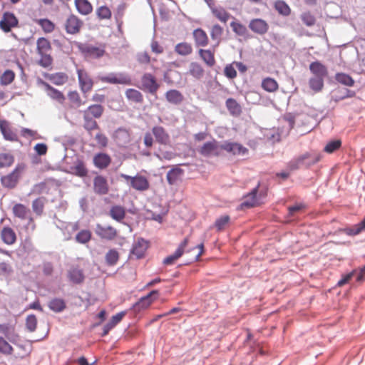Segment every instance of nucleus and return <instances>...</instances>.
<instances>
[{
    "mask_svg": "<svg viewBox=\"0 0 365 365\" xmlns=\"http://www.w3.org/2000/svg\"><path fill=\"white\" fill-rule=\"evenodd\" d=\"M52 46L48 39L41 37L36 41V53L39 56L37 64L43 68H47L53 64L51 56Z\"/></svg>",
    "mask_w": 365,
    "mask_h": 365,
    "instance_id": "1",
    "label": "nucleus"
},
{
    "mask_svg": "<svg viewBox=\"0 0 365 365\" xmlns=\"http://www.w3.org/2000/svg\"><path fill=\"white\" fill-rule=\"evenodd\" d=\"M79 51L86 58H98L106 53L104 45H93L91 43H78Z\"/></svg>",
    "mask_w": 365,
    "mask_h": 365,
    "instance_id": "2",
    "label": "nucleus"
},
{
    "mask_svg": "<svg viewBox=\"0 0 365 365\" xmlns=\"http://www.w3.org/2000/svg\"><path fill=\"white\" fill-rule=\"evenodd\" d=\"M102 83L110 84L131 85L132 79L126 73H110L104 76H98Z\"/></svg>",
    "mask_w": 365,
    "mask_h": 365,
    "instance_id": "3",
    "label": "nucleus"
},
{
    "mask_svg": "<svg viewBox=\"0 0 365 365\" xmlns=\"http://www.w3.org/2000/svg\"><path fill=\"white\" fill-rule=\"evenodd\" d=\"M222 144H220L216 140L205 142L198 149L199 153L204 157H218L221 155Z\"/></svg>",
    "mask_w": 365,
    "mask_h": 365,
    "instance_id": "4",
    "label": "nucleus"
},
{
    "mask_svg": "<svg viewBox=\"0 0 365 365\" xmlns=\"http://www.w3.org/2000/svg\"><path fill=\"white\" fill-rule=\"evenodd\" d=\"M24 169V164H18L11 173L1 178V182L2 185L7 188H14L16 185Z\"/></svg>",
    "mask_w": 365,
    "mask_h": 365,
    "instance_id": "5",
    "label": "nucleus"
},
{
    "mask_svg": "<svg viewBox=\"0 0 365 365\" xmlns=\"http://www.w3.org/2000/svg\"><path fill=\"white\" fill-rule=\"evenodd\" d=\"M66 277L71 284H83L86 279L83 267L81 264L71 265L67 269Z\"/></svg>",
    "mask_w": 365,
    "mask_h": 365,
    "instance_id": "6",
    "label": "nucleus"
},
{
    "mask_svg": "<svg viewBox=\"0 0 365 365\" xmlns=\"http://www.w3.org/2000/svg\"><path fill=\"white\" fill-rule=\"evenodd\" d=\"M77 75L80 90L86 96L92 91L94 81L84 69H77Z\"/></svg>",
    "mask_w": 365,
    "mask_h": 365,
    "instance_id": "7",
    "label": "nucleus"
},
{
    "mask_svg": "<svg viewBox=\"0 0 365 365\" xmlns=\"http://www.w3.org/2000/svg\"><path fill=\"white\" fill-rule=\"evenodd\" d=\"M83 26V21L74 14H71L64 24L67 34L75 35L80 33Z\"/></svg>",
    "mask_w": 365,
    "mask_h": 365,
    "instance_id": "8",
    "label": "nucleus"
},
{
    "mask_svg": "<svg viewBox=\"0 0 365 365\" xmlns=\"http://www.w3.org/2000/svg\"><path fill=\"white\" fill-rule=\"evenodd\" d=\"M158 297V291L153 290L148 294L141 297L133 307L136 312L148 309Z\"/></svg>",
    "mask_w": 365,
    "mask_h": 365,
    "instance_id": "9",
    "label": "nucleus"
},
{
    "mask_svg": "<svg viewBox=\"0 0 365 365\" xmlns=\"http://www.w3.org/2000/svg\"><path fill=\"white\" fill-rule=\"evenodd\" d=\"M259 185L245 197L244 201L240 204V209L256 207L262 203V195L257 196Z\"/></svg>",
    "mask_w": 365,
    "mask_h": 365,
    "instance_id": "10",
    "label": "nucleus"
},
{
    "mask_svg": "<svg viewBox=\"0 0 365 365\" xmlns=\"http://www.w3.org/2000/svg\"><path fill=\"white\" fill-rule=\"evenodd\" d=\"M222 150L233 155H244L248 153V149L242 144L230 141H225L222 143Z\"/></svg>",
    "mask_w": 365,
    "mask_h": 365,
    "instance_id": "11",
    "label": "nucleus"
},
{
    "mask_svg": "<svg viewBox=\"0 0 365 365\" xmlns=\"http://www.w3.org/2000/svg\"><path fill=\"white\" fill-rule=\"evenodd\" d=\"M188 242L189 238L187 237L179 245L178 247L173 255H170L164 259L163 264L165 265H172L175 264V262L182 256Z\"/></svg>",
    "mask_w": 365,
    "mask_h": 365,
    "instance_id": "12",
    "label": "nucleus"
},
{
    "mask_svg": "<svg viewBox=\"0 0 365 365\" xmlns=\"http://www.w3.org/2000/svg\"><path fill=\"white\" fill-rule=\"evenodd\" d=\"M96 232L98 236H99L102 239H105L107 240H113L118 235L117 230L110 226H103L101 225L98 224L96 225Z\"/></svg>",
    "mask_w": 365,
    "mask_h": 365,
    "instance_id": "13",
    "label": "nucleus"
},
{
    "mask_svg": "<svg viewBox=\"0 0 365 365\" xmlns=\"http://www.w3.org/2000/svg\"><path fill=\"white\" fill-rule=\"evenodd\" d=\"M18 19L14 14L6 12L4 14L1 20L0 21V28L4 32L11 31V29L17 26Z\"/></svg>",
    "mask_w": 365,
    "mask_h": 365,
    "instance_id": "14",
    "label": "nucleus"
},
{
    "mask_svg": "<svg viewBox=\"0 0 365 365\" xmlns=\"http://www.w3.org/2000/svg\"><path fill=\"white\" fill-rule=\"evenodd\" d=\"M142 85L143 88L151 94H155L159 88V84L157 83L155 76L151 73H145L143 76Z\"/></svg>",
    "mask_w": 365,
    "mask_h": 365,
    "instance_id": "15",
    "label": "nucleus"
},
{
    "mask_svg": "<svg viewBox=\"0 0 365 365\" xmlns=\"http://www.w3.org/2000/svg\"><path fill=\"white\" fill-rule=\"evenodd\" d=\"M249 28L255 34L264 35L268 31L269 25L262 19H254L250 21Z\"/></svg>",
    "mask_w": 365,
    "mask_h": 365,
    "instance_id": "16",
    "label": "nucleus"
},
{
    "mask_svg": "<svg viewBox=\"0 0 365 365\" xmlns=\"http://www.w3.org/2000/svg\"><path fill=\"white\" fill-rule=\"evenodd\" d=\"M216 48L217 47H215V46H213L212 50L200 48L198 51V55L200 58L205 63V65L210 68L213 67L216 63L215 57Z\"/></svg>",
    "mask_w": 365,
    "mask_h": 365,
    "instance_id": "17",
    "label": "nucleus"
},
{
    "mask_svg": "<svg viewBox=\"0 0 365 365\" xmlns=\"http://www.w3.org/2000/svg\"><path fill=\"white\" fill-rule=\"evenodd\" d=\"M93 190L96 194L106 195L109 191L107 179L102 175H97L93 179Z\"/></svg>",
    "mask_w": 365,
    "mask_h": 365,
    "instance_id": "18",
    "label": "nucleus"
},
{
    "mask_svg": "<svg viewBox=\"0 0 365 365\" xmlns=\"http://www.w3.org/2000/svg\"><path fill=\"white\" fill-rule=\"evenodd\" d=\"M93 163L97 168L106 169L111 163V158L106 153H98L93 156Z\"/></svg>",
    "mask_w": 365,
    "mask_h": 365,
    "instance_id": "19",
    "label": "nucleus"
},
{
    "mask_svg": "<svg viewBox=\"0 0 365 365\" xmlns=\"http://www.w3.org/2000/svg\"><path fill=\"white\" fill-rule=\"evenodd\" d=\"M152 133L158 143L163 145H168L170 142V135L165 129L160 125L154 126Z\"/></svg>",
    "mask_w": 365,
    "mask_h": 365,
    "instance_id": "20",
    "label": "nucleus"
},
{
    "mask_svg": "<svg viewBox=\"0 0 365 365\" xmlns=\"http://www.w3.org/2000/svg\"><path fill=\"white\" fill-rule=\"evenodd\" d=\"M41 85L45 88L47 95L52 98L53 100L58 102L59 103L62 104L65 101V96L62 92L54 88L51 85H49L48 83L41 81Z\"/></svg>",
    "mask_w": 365,
    "mask_h": 365,
    "instance_id": "21",
    "label": "nucleus"
},
{
    "mask_svg": "<svg viewBox=\"0 0 365 365\" xmlns=\"http://www.w3.org/2000/svg\"><path fill=\"white\" fill-rule=\"evenodd\" d=\"M193 38L197 46L205 47L209 43V38L206 32L202 29H196L192 33Z\"/></svg>",
    "mask_w": 365,
    "mask_h": 365,
    "instance_id": "22",
    "label": "nucleus"
},
{
    "mask_svg": "<svg viewBox=\"0 0 365 365\" xmlns=\"http://www.w3.org/2000/svg\"><path fill=\"white\" fill-rule=\"evenodd\" d=\"M131 187L138 191L147 190L150 187L148 179L143 175H135L133 177Z\"/></svg>",
    "mask_w": 365,
    "mask_h": 365,
    "instance_id": "23",
    "label": "nucleus"
},
{
    "mask_svg": "<svg viewBox=\"0 0 365 365\" xmlns=\"http://www.w3.org/2000/svg\"><path fill=\"white\" fill-rule=\"evenodd\" d=\"M44 76L56 86H62L68 81V75L63 72L46 73Z\"/></svg>",
    "mask_w": 365,
    "mask_h": 365,
    "instance_id": "24",
    "label": "nucleus"
},
{
    "mask_svg": "<svg viewBox=\"0 0 365 365\" xmlns=\"http://www.w3.org/2000/svg\"><path fill=\"white\" fill-rule=\"evenodd\" d=\"M0 130L5 139L9 140H16L17 136L12 130L10 123L5 120H0Z\"/></svg>",
    "mask_w": 365,
    "mask_h": 365,
    "instance_id": "25",
    "label": "nucleus"
},
{
    "mask_svg": "<svg viewBox=\"0 0 365 365\" xmlns=\"http://www.w3.org/2000/svg\"><path fill=\"white\" fill-rule=\"evenodd\" d=\"M148 247V242L142 238H140L134 243L132 249V254L135 255L138 258H141L144 256V254Z\"/></svg>",
    "mask_w": 365,
    "mask_h": 365,
    "instance_id": "26",
    "label": "nucleus"
},
{
    "mask_svg": "<svg viewBox=\"0 0 365 365\" xmlns=\"http://www.w3.org/2000/svg\"><path fill=\"white\" fill-rule=\"evenodd\" d=\"M113 138L119 145H124L130 141V133L128 130L125 128L117 129L114 134Z\"/></svg>",
    "mask_w": 365,
    "mask_h": 365,
    "instance_id": "27",
    "label": "nucleus"
},
{
    "mask_svg": "<svg viewBox=\"0 0 365 365\" xmlns=\"http://www.w3.org/2000/svg\"><path fill=\"white\" fill-rule=\"evenodd\" d=\"M187 73L192 76L194 78L200 80L203 77L205 74V70L200 63L192 61L189 64Z\"/></svg>",
    "mask_w": 365,
    "mask_h": 365,
    "instance_id": "28",
    "label": "nucleus"
},
{
    "mask_svg": "<svg viewBox=\"0 0 365 365\" xmlns=\"http://www.w3.org/2000/svg\"><path fill=\"white\" fill-rule=\"evenodd\" d=\"M1 237L2 241L8 245H11L16 241V235L9 227H5L1 230Z\"/></svg>",
    "mask_w": 365,
    "mask_h": 365,
    "instance_id": "29",
    "label": "nucleus"
},
{
    "mask_svg": "<svg viewBox=\"0 0 365 365\" xmlns=\"http://www.w3.org/2000/svg\"><path fill=\"white\" fill-rule=\"evenodd\" d=\"M309 70L314 76V77L325 78L328 74L326 66L319 61L312 62L309 65Z\"/></svg>",
    "mask_w": 365,
    "mask_h": 365,
    "instance_id": "30",
    "label": "nucleus"
},
{
    "mask_svg": "<svg viewBox=\"0 0 365 365\" xmlns=\"http://www.w3.org/2000/svg\"><path fill=\"white\" fill-rule=\"evenodd\" d=\"M165 98L168 102L174 105H179L184 101L182 93L175 89H171L165 93Z\"/></svg>",
    "mask_w": 365,
    "mask_h": 365,
    "instance_id": "31",
    "label": "nucleus"
},
{
    "mask_svg": "<svg viewBox=\"0 0 365 365\" xmlns=\"http://www.w3.org/2000/svg\"><path fill=\"white\" fill-rule=\"evenodd\" d=\"M125 314L126 312L123 311L113 316L110 320L104 326L102 335H107L110 330L115 327L123 319Z\"/></svg>",
    "mask_w": 365,
    "mask_h": 365,
    "instance_id": "32",
    "label": "nucleus"
},
{
    "mask_svg": "<svg viewBox=\"0 0 365 365\" xmlns=\"http://www.w3.org/2000/svg\"><path fill=\"white\" fill-rule=\"evenodd\" d=\"M225 106L231 115L237 117L241 115L242 107L235 99L232 98H227Z\"/></svg>",
    "mask_w": 365,
    "mask_h": 365,
    "instance_id": "33",
    "label": "nucleus"
},
{
    "mask_svg": "<svg viewBox=\"0 0 365 365\" xmlns=\"http://www.w3.org/2000/svg\"><path fill=\"white\" fill-rule=\"evenodd\" d=\"M125 209L120 205H113L109 211L110 217L114 220L121 222L125 217Z\"/></svg>",
    "mask_w": 365,
    "mask_h": 365,
    "instance_id": "34",
    "label": "nucleus"
},
{
    "mask_svg": "<svg viewBox=\"0 0 365 365\" xmlns=\"http://www.w3.org/2000/svg\"><path fill=\"white\" fill-rule=\"evenodd\" d=\"M74 4L78 13L88 15L93 11V6L88 0H75Z\"/></svg>",
    "mask_w": 365,
    "mask_h": 365,
    "instance_id": "35",
    "label": "nucleus"
},
{
    "mask_svg": "<svg viewBox=\"0 0 365 365\" xmlns=\"http://www.w3.org/2000/svg\"><path fill=\"white\" fill-rule=\"evenodd\" d=\"M182 174L183 170L181 168H175L171 169L166 175L168 183L171 185H175L178 181L181 180Z\"/></svg>",
    "mask_w": 365,
    "mask_h": 365,
    "instance_id": "36",
    "label": "nucleus"
},
{
    "mask_svg": "<svg viewBox=\"0 0 365 365\" xmlns=\"http://www.w3.org/2000/svg\"><path fill=\"white\" fill-rule=\"evenodd\" d=\"M71 170L72 174L81 178L86 177L88 173L84 162L81 160H78L75 165L71 167Z\"/></svg>",
    "mask_w": 365,
    "mask_h": 365,
    "instance_id": "37",
    "label": "nucleus"
},
{
    "mask_svg": "<svg viewBox=\"0 0 365 365\" xmlns=\"http://www.w3.org/2000/svg\"><path fill=\"white\" fill-rule=\"evenodd\" d=\"M0 333L4 334L12 343H14L19 338V336L14 333V328L6 324H0Z\"/></svg>",
    "mask_w": 365,
    "mask_h": 365,
    "instance_id": "38",
    "label": "nucleus"
},
{
    "mask_svg": "<svg viewBox=\"0 0 365 365\" xmlns=\"http://www.w3.org/2000/svg\"><path fill=\"white\" fill-rule=\"evenodd\" d=\"M83 128L88 132L91 135V131L93 130L99 129V126L96 120L93 117L83 112Z\"/></svg>",
    "mask_w": 365,
    "mask_h": 365,
    "instance_id": "39",
    "label": "nucleus"
},
{
    "mask_svg": "<svg viewBox=\"0 0 365 365\" xmlns=\"http://www.w3.org/2000/svg\"><path fill=\"white\" fill-rule=\"evenodd\" d=\"M175 52L180 56H187L192 53V46L190 43L181 42L175 45Z\"/></svg>",
    "mask_w": 365,
    "mask_h": 365,
    "instance_id": "40",
    "label": "nucleus"
},
{
    "mask_svg": "<svg viewBox=\"0 0 365 365\" xmlns=\"http://www.w3.org/2000/svg\"><path fill=\"white\" fill-rule=\"evenodd\" d=\"M12 211L15 217L22 220L26 219L30 213L29 209L21 203L16 204L13 207Z\"/></svg>",
    "mask_w": 365,
    "mask_h": 365,
    "instance_id": "41",
    "label": "nucleus"
},
{
    "mask_svg": "<svg viewBox=\"0 0 365 365\" xmlns=\"http://www.w3.org/2000/svg\"><path fill=\"white\" fill-rule=\"evenodd\" d=\"M125 94L128 100L133 103H142L143 102V96L138 90L128 88L125 91Z\"/></svg>",
    "mask_w": 365,
    "mask_h": 365,
    "instance_id": "42",
    "label": "nucleus"
},
{
    "mask_svg": "<svg viewBox=\"0 0 365 365\" xmlns=\"http://www.w3.org/2000/svg\"><path fill=\"white\" fill-rule=\"evenodd\" d=\"M212 14L222 23H227L230 18V14L222 7H213Z\"/></svg>",
    "mask_w": 365,
    "mask_h": 365,
    "instance_id": "43",
    "label": "nucleus"
},
{
    "mask_svg": "<svg viewBox=\"0 0 365 365\" xmlns=\"http://www.w3.org/2000/svg\"><path fill=\"white\" fill-rule=\"evenodd\" d=\"M104 111L103 107L100 104H93L88 106L83 112L94 118H99L101 117Z\"/></svg>",
    "mask_w": 365,
    "mask_h": 365,
    "instance_id": "44",
    "label": "nucleus"
},
{
    "mask_svg": "<svg viewBox=\"0 0 365 365\" xmlns=\"http://www.w3.org/2000/svg\"><path fill=\"white\" fill-rule=\"evenodd\" d=\"M46 202V198L45 197H39L33 201L32 209L36 215H42Z\"/></svg>",
    "mask_w": 365,
    "mask_h": 365,
    "instance_id": "45",
    "label": "nucleus"
},
{
    "mask_svg": "<svg viewBox=\"0 0 365 365\" xmlns=\"http://www.w3.org/2000/svg\"><path fill=\"white\" fill-rule=\"evenodd\" d=\"M262 88L267 92L272 93L278 90V83L274 78L267 77L262 80Z\"/></svg>",
    "mask_w": 365,
    "mask_h": 365,
    "instance_id": "46",
    "label": "nucleus"
},
{
    "mask_svg": "<svg viewBox=\"0 0 365 365\" xmlns=\"http://www.w3.org/2000/svg\"><path fill=\"white\" fill-rule=\"evenodd\" d=\"M223 34V29L219 24H215L210 29V36L213 41H216L215 47H217L221 41V37Z\"/></svg>",
    "mask_w": 365,
    "mask_h": 365,
    "instance_id": "47",
    "label": "nucleus"
},
{
    "mask_svg": "<svg viewBox=\"0 0 365 365\" xmlns=\"http://www.w3.org/2000/svg\"><path fill=\"white\" fill-rule=\"evenodd\" d=\"M68 99L73 106L79 108L85 104L79 93L77 91H71L68 93Z\"/></svg>",
    "mask_w": 365,
    "mask_h": 365,
    "instance_id": "48",
    "label": "nucleus"
},
{
    "mask_svg": "<svg viewBox=\"0 0 365 365\" xmlns=\"http://www.w3.org/2000/svg\"><path fill=\"white\" fill-rule=\"evenodd\" d=\"M365 230V216L358 224L345 229V233L348 235H356Z\"/></svg>",
    "mask_w": 365,
    "mask_h": 365,
    "instance_id": "49",
    "label": "nucleus"
},
{
    "mask_svg": "<svg viewBox=\"0 0 365 365\" xmlns=\"http://www.w3.org/2000/svg\"><path fill=\"white\" fill-rule=\"evenodd\" d=\"M35 21L45 33H51L55 29V24L48 19H36Z\"/></svg>",
    "mask_w": 365,
    "mask_h": 365,
    "instance_id": "50",
    "label": "nucleus"
},
{
    "mask_svg": "<svg viewBox=\"0 0 365 365\" xmlns=\"http://www.w3.org/2000/svg\"><path fill=\"white\" fill-rule=\"evenodd\" d=\"M48 307L56 312H60L66 308V303L62 299L55 298L49 302Z\"/></svg>",
    "mask_w": 365,
    "mask_h": 365,
    "instance_id": "51",
    "label": "nucleus"
},
{
    "mask_svg": "<svg viewBox=\"0 0 365 365\" xmlns=\"http://www.w3.org/2000/svg\"><path fill=\"white\" fill-rule=\"evenodd\" d=\"M324 78H321V77L311 78L309 81L310 88L314 92L321 91L324 87Z\"/></svg>",
    "mask_w": 365,
    "mask_h": 365,
    "instance_id": "52",
    "label": "nucleus"
},
{
    "mask_svg": "<svg viewBox=\"0 0 365 365\" xmlns=\"http://www.w3.org/2000/svg\"><path fill=\"white\" fill-rule=\"evenodd\" d=\"M309 156L310 155L308 153L303 154L302 155L298 157L297 158L290 161L289 163V168L291 170L298 169L301 165L305 164V160L308 159Z\"/></svg>",
    "mask_w": 365,
    "mask_h": 365,
    "instance_id": "53",
    "label": "nucleus"
},
{
    "mask_svg": "<svg viewBox=\"0 0 365 365\" xmlns=\"http://www.w3.org/2000/svg\"><path fill=\"white\" fill-rule=\"evenodd\" d=\"M300 19L308 27L313 26L316 24V18L310 11L303 12L300 15Z\"/></svg>",
    "mask_w": 365,
    "mask_h": 365,
    "instance_id": "54",
    "label": "nucleus"
},
{
    "mask_svg": "<svg viewBox=\"0 0 365 365\" xmlns=\"http://www.w3.org/2000/svg\"><path fill=\"white\" fill-rule=\"evenodd\" d=\"M106 262L110 265H115L119 259V253L116 250H110L106 255Z\"/></svg>",
    "mask_w": 365,
    "mask_h": 365,
    "instance_id": "55",
    "label": "nucleus"
},
{
    "mask_svg": "<svg viewBox=\"0 0 365 365\" xmlns=\"http://www.w3.org/2000/svg\"><path fill=\"white\" fill-rule=\"evenodd\" d=\"M232 31L238 36H245L247 34V29L245 25L240 22L232 21L230 24Z\"/></svg>",
    "mask_w": 365,
    "mask_h": 365,
    "instance_id": "56",
    "label": "nucleus"
},
{
    "mask_svg": "<svg viewBox=\"0 0 365 365\" xmlns=\"http://www.w3.org/2000/svg\"><path fill=\"white\" fill-rule=\"evenodd\" d=\"M14 162V158L11 153L0 154V168L10 167Z\"/></svg>",
    "mask_w": 365,
    "mask_h": 365,
    "instance_id": "57",
    "label": "nucleus"
},
{
    "mask_svg": "<svg viewBox=\"0 0 365 365\" xmlns=\"http://www.w3.org/2000/svg\"><path fill=\"white\" fill-rule=\"evenodd\" d=\"M335 78L339 83L347 86H352L354 84V79L346 73H337L336 75Z\"/></svg>",
    "mask_w": 365,
    "mask_h": 365,
    "instance_id": "58",
    "label": "nucleus"
},
{
    "mask_svg": "<svg viewBox=\"0 0 365 365\" xmlns=\"http://www.w3.org/2000/svg\"><path fill=\"white\" fill-rule=\"evenodd\" d=\"M96 15L98 19H110L112 16L110 9L106 6H101L96 9Z\"/></svg>",
    "mask_w": 365,
    "mask_h": 365,
    "instance_id": "59",
    "label": "nucleus"
},
{
    "mask_svg": "<svg viewBox=\"0 0 365 365\" xmlns=\"http://www.w3.org/2000/svg\"><path fill=\"white\" fill-rule=\"evenodd\" d=\"M13 347L2 336H0V353L4 355H11L13 353Z\"/></svg>",
    "mask_w": 365,
    "mask_h": 365,
    "instance_id": "60",
    "label": "nucleus"
},
{
    "mask_svg": "<svg viewBox=\"0 0 365 365\" xmlns=\"http://www.w3.org/2000/svg\"><path fill=\"white\" fill-rule=\"evenodd\" d=\"M91 238V232L88 230L80 231L76 236L78 242L85 244L90 241Z\"/></svg>",
    "mask_w": 365,
    "mask_h": 365,
    "instance_id": "61",
    "label": "nucleus"
},
{
    "mask_svg": "<svg viewBox=\"0 0 365 365\" xmlns=\"http://www.w3.org/2000/svg\"><path fill=\"white\" fill-rule=\"evenodd\" d=\"M15 78V73L11 70H6L1 76V83L2 85H9L11 83Z\"/></svg>",
    "mask_w": 365,
    "mask_h": 365,
    "instance_id": "62",
    "label": "nucleus"
},
{
    "mask_svg": "<svg viewBox=\"0 0 365 365\" xmlns=\"http://www.w3.org/2000/svg\"><path fill=\"white\" fill-rule=\"evenodd\" d=\"M275 9L282 15L288 16L291 12L289 6L283 1H278L275 3Z\"/></svg>",
    "mask_w": 365,
    "mask_h": 365,
    "instance_id": "63",
    "label": "nucleus"
},
{
    "mask_svg": "<svg viewBox=\"0 0 365 365\" xmlns=\"http://www.w3.org/2000/svg\"><path fill=\"white\" fill-rule=\"evenodd\" d=\"M230 216L224 215L216 220L215 227L218 231L223 230L230 222Z\"/></svg>",
    "mask_w": 365,
    "mask_h": 365,
    "instance_id": "64",
    "label": "nucleus"
}]
</instances>
